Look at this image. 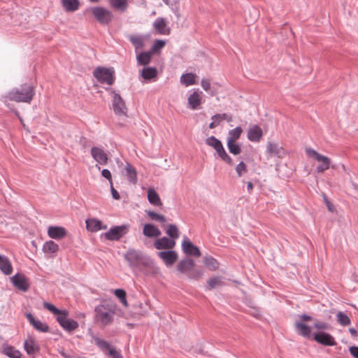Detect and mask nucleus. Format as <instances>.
<instances>
[{
  "label": "nucleus",
  "instance_id": "nucleus-22",
  "mask_svg": "<svg viewBox=\"0 0 358 358\" xmlns=\"http://www.w3.org/2000/svg\"><path fill=\"white\" fill-rule=\"evenodd\" d=\"M143 234L148 238H157L162 234L158 227L152 224H145L143 228Z\"/></svg>",
  "mask_w": 358,
  "mask_h": 358
},
{
  "label": "nucleus",
  "instance_id": "nucleus-11",
  "mask_svg": "<svg viewBox=\"0 0 358 358\" xmlns=\"http://www.w3.org/2000/svg\"><path fill=\"white\" fill-rule=\"evenodd\" d=\"M92 158L101 165H106L108 162V157L103 148L94 146L90 150Z\"/></svg>",
  "mask_w": 358,
  "mask_h": 358
},
{
  "label": "nucleus",
  "instance_id": "nucleus-42",
  "mask_svg": "<svg viewBox=\"0 0 358 358\" xmlns=\"http://www.w3.org/2000/svg\"><path fill=\"white\" fill-rule=\"evenodd\" d=\"M167 235L171 238V240L176 241L179 237V231L176 225L170 224L168 225L166 230Z\"/></svg>",
  "mask_w": 358,
  "mask_h": 358
},
{
  "label": "nucleus",
  "instance_id": "nucleus-41",
  "mask_svg": "<svg viewBox=\"0 0 358 358\" xmlns=\"http://www.w3.org/2000/svg\"><path fill=\"white\" fill-rule=\"evenodd\" d=\"M242 132L243 130L241 127H237L235 129L230 130L228 134L227 141L236 142V141L240 138Z\"/></svg>",
  "mask_w": 358,
  "mask_h": 358
},
{
  "label": "nucleus",
  "instance_id": "nucleus-5",
  "mask_svg": "<svg viewBox=\"0 0 358 358\" xmlns=\"http://www.w3.org/2000/svg\"><path fill=\"white\" fill-rule=\"evenodd\" d=\"M93 76L101 84L112 85L115 82V71L113 69L99 66L93 71Z\"/></svg>",
  "mask_w": 358,
  "mask_h": 358
},
{
  "label": "nucleus",
  "instance_id": "nucleus-32",
  "mask_svg": "<svg viewBox=\"0 0 358 358\" xmlns=\"http://www.w3.org/2000/svg\"><path fill=\"white\" fill-rule=\"evenodd\" d=\"M3 353L10 358H22V354L14 347L5 345L3 347Z\"/></svg>",
  "mask_w": 358,
  "mask_h": 358
},
{
  "label": "nucleus",
  "instance_id": "nucleus-35",
  "mask_svg": "<svg viewBox=\"0 0 358 358\" xmlns=\"http://www.w3.org/2000/svg\"><path fill=\"white\" fill-rule=\"evenodd\" d=\"M216 150L218 156L222 161L226 162L227 164L232 166L234 164L231 157L226 152L223 145H220Z\"/></svg>",
  "mask_w": 358,
  "mask_h": 358
},
{
  "label": "nucleus",
  "instance_id": "nucleus-53",
  "mask_svg": "<svg viewBox=\"0 0 358 358\" xmlns=\"http://www.w3.org/2000/svg\"><path fill=\"white\" fill-rule=\"evenodd\" d=\"M106 354L113 358H123L121 353L113 347L109 349Z\"/></svg>",
  "mask_w": 358,
  "mask_h": 358
},
{
  "label": "nucleus",
  "instance_id": "nucleus-24",
  "mask_svg": "<svg viewBox=\"0 0 358 358\" xmlns=\"http://www.w3.org/2000/svg\"><path fill=\"white\" fill-rule=\"evenodd\" d=\"M201 92L194 91L187 99V103L189 108L196 110L201 103Z\"/></svg>",
  "mask_w": 358,
  "mask_h": 358
},
{
  "label": "nucleus",
  "instance_id": "nucleus-50",
  "mask_svg": "<svg viewBox=\"0 0 358 358\" xmlns=\"http://www.w3.org/2000/svg\"><path fill=\"white\" fill-rule=\"evenodd\" d=\"M206 143L208 145L213 148L215 150H217L220 145H222L221 141L213 136L206 138Z\"/></svg>",
  "mask_w": 358,
  "mask_h": 358
},
{
  "label": "nucleus",
  "instance_id": "nucleus-38",
  "mask_svg": "<svg viewBox=\"0 0 358 358\" xmlns=\"http://www.w3.org/2000/svg\"><path fill=\"white\" fill-rule=\"evenodd\" d=\"M196 75L192 73L182 74L180 77V83L186 87L196 83Z\"/></svg>",
  "mask_w": 358,
  "mask_h": 358
},
{
  "label": "nucleus",
  "instance_id": "nucleus-34",
  "mask_svg": "<svg viewBox=\"0 0 358 358\" xmlns=\"http://www.w3.org/2000/svg\"><path fill=\"white\" fill-rule=\"evenodd\" d=\"M92 338L95 345H97L103 352L107 353L109 349H110L111 346L106 341L96 336H92Z\"/></svg>",
  "mask_w": 358,
  "mask_h": 358
},
{
  "label": "nucleus",
  "instance_id": "nucleus-39",
  "mask_svg": "<svg viewBox=\"0 0 358 358\" xmlns=\"http://www.w3.org/2000/svg\"><path fill=\"white\" fill-rule=\"evenodd\" d=\"M295 326L296 330L301 336H303V337L310 336L311 330L308 326L300 322H296Z\"/></svg>",
  "mask_w": 358,
  "mask_h": 358
},
{
  "label": "nucleus",
  "instance_id": "nucleus-49",
  "mask_svg": "<svg viewBox=\"0 0 358 358\" xmlns=\"http://www.w3.org/2000/svg\"><path fill=\"white\" fill-rule=\"evenodd\" d=\"M43 307L50 311L52 314L56 315L57 316L61 315L62 313H64L65 310H61L58 309L57 307H55L53 304L48 303V302H44L43 303Z\"/></svg>",
  "mask_w": 358,
  "mask_h": 358
},
{
  "label": "nucleus",
  "instance_id": "nucleus-23",
  "mask_svg": "<svg viewBox=\"0 0 358 358\" xmlns=\"http://www.w3.org/2000/svg\"><path fill=\"white\" fill-rule=\"evenodd\" d=\"M48 235L53 239H61L66 235V230L62 227L50 226L48 229Z\"/></svg>",
  "mask_w": 358,
  "mask_h": 358
},
{
  "label": "nucleus",
  "instance_id": "nucleus-51",
  "mask_svg": "<svg viewBox=\"0 0 358 358\" xmlns=\"http://www.w3.org/2000/svg\"><path fill=\"white\" fill-rule=\"evenodd\" d=\"M165 45H166V43L164 41L156 40L151 48L150 52H155L158 51L159 50L162 49V48H164L165 46Z\"/></svg>",
  "mask_w": 358,
  "mask_h": 358
},
{
  "label": "nucleus",
  "instance_id": "nucleus-57",
  "mask_svg": "<svg viewBox=\"0 0 358 358\" xmlns=\"http://www.w3.org/2000/svg\"><path fill=\"white\" fill-rule=\"evenodd\" d=\"M351 355L355 358H358V347L352 346L349 349Z\"/></svg>",
  "mask_w": 358,
  "mask_h": 358
},
{
  "label": "nucleus",
  "instance_id": "nucleus-59",
  "mask_svg": "<svg viewBox=\"0 0 358 358\" xmlns=\"http://www.w3.org/2000/svg\"><path fill=\"white\" fill-rule=\"evenodd\" d=\"M220 122V120H213L211 123H210L209 128L210 129L215 128L217 126H218Z\"/></svg>",
  "mask_w": 358,
  "mask_h": 358
},
{
  "label": "nucleus",
  "instance_id": "nucleus-15",
  "mask_svg": "<svg viewBox=\"0 0 358 358\" xmlns=\"http://www.w3.org/2000/svg\"><path fill=\"white\" fill-rule=\"evenodd\" d=\"M182 250L187 255L199 257L201 255L199 248L194 245L187 237H185L182 242Z\"/></svg>",
  "mask_w": 358,
  "mask_h": 358
},
{
  "label": "nucleus",
  "instance_id": "nucleus-55",
  "mask_svg": "<svg viewBox=\"0 0 358 358\" xmlns=\"http://www.w3.org/2000/svg\"><path fill=\"white\" fill-rule=\"evenodd\" d=\"M101 176L106 178L109 181L110 184L113 183L112 176L109 170L106 169H103L101 171Z\"/></svg>",
  "mask_w": 358,
  "mask_h": 358
},
{
  "label": "nucleus",
  "instance_id": "nucleus-31",
  "mask_svg": "<svg viewBox=\"0 0 358 358\" xmlns=\"http://www.w3.org/2000/svg\"><path fill=\"white\" fill-rule=\"evenodd\" d=\"M62 5L67 12H74L79 8L78 0H62Z\"/></svg>",
  "mask_w": 358,
  "mask_h": 358
},
{
  "label": "nucleus",
  "instance_id": "nucleus-16",
  "mask_svg": "<svg viewBox=\"0 0 358 358\" xmlns=\"http://www.w3.org/2000/svg\"><path fill=\"white\" fill-rule=\"evenodd\" d=\"M122 175H124L127 180L133 184L136 185L138 182V175L136 169L130 163L126 162L124 169L122 171Z\"/></svg>",
  "mask_w": 358,
  "mask_h": 358
},
{
  "label": "nucleus",
  "instance_id": "nucleus-10",
  "mask_svg": "<svg viewBox=\"0 0 358 358\" xmlns=\"http://www.w3.org/2000/svg\"><path fill=\"white\" fill-rule=\"evenodd\" d=\"M68 313L65 310L61 315L57 316V321L60 326L67 331H71L78 327V323L72 319L67 318Z\"/></svg>",
  "mask_w": 358,
  "mask_h": 358
},
{
  "label": "nucleus",
  "instance_id": "nucleus-47",
  "mask_svg": "<svg viewBox=\"0 0 358 358\" xmlns=\"http://www.w3.org/2000/svg\"><path fill=\"white\" fill-rule=\"evenodd\" d=\"M145 212L152 220L158 221L162 223H164L166 221V217L163 215L158 214L152 210H146Z\"/></svg>",
  "mask_w": 358,
  "mask_h": 358
},
{
  "label": "nucleus",
  "instance_id": "nucleus-9",
  "mask_svg": "<svg viewBox=\"0 0 358 358\" xmlns=\"http://www.w3.org/2000/svg\"><path fill=\"white\" fill-rule=\"evenodd\" d=\"M128 231L127 225L116 226L110 228L104 234V236L109 241H118Z\"/></svg>",
  "mask_w": 358,
  "mask_h": 358
},
{
  "label": "nucleus",
  "instance_id": "nucleus-64",
  "mask_svg": "<svg viewBox=\"0 0 358 358\" xmlns=\"http://www.w3.org/2000/svg\"><path fill=\"white\" fill-rule=\"evenodd\" d=\"M166 5L169 4V0H162Z\"/></svg>",
  "mask_w": 358,
  "mask_h": 358
},
{
  "label": "nucleus",
  "instance_id": "nucleus-54",
  "mask_svg": "<svg viewBox=\"0 0 358 358\" xmlns=\"http://www.w3.org/2000/svg\"><path fill=\"white\" fill-rule=\"evenodd\" d=\"M314 327L320 330H324L328 328V324L324 322L316 321L314 324Z\"/></svg>",
  "mask_w": 358,
  "mask_h": 358
},
{
  "label": "nucleus",
  "instance_id": "nucleus-27",
  "mask_svg": "<svg viewBox=\"0 0 358 358\" xmlns=\"http://www.w3.org/2000/svg\"><path fill=\"white\" fill-rule=\"evenodd\" d=\"M0 270L5 275H10L13 272V267L7 257L0 255Z\"/></svg>",
  "mask_w": 358,
  "mask_h": 358
},
{
  "label": "nucleus",
  "instance_id": "nucleus-46",
  "mask_svg": "<svg viewBox=\"0 0 358 358\" xmlns=\"http://www.w3.org/2000/svg\"><path fill=\"white\" fill-rule=\"evenodd\" d=\"M338 322L342 326H348L350 324V317L343 312H338L336 315Z\"/></svg>",
  "mask_w": 358,
  "mask_h": 358
},
{
  "label": "nucleus",
  "instance_id": "nucleus-60",
  "mask_svg": "<svg viewBox=\"0 0 358 358\" xmlns=\"http://www.w3.org/2000/svg\"><path fill=\"white\" fill-rule=\"evenodd\" d=\"M253 187L254 186L252 182L249 181L247 182V189L250 194L252 192Z\"/></svg>",
  "mask_w": 358,
  "mask_h": 358
},
{
  "label": "nucleus",
  "instance_id": "nucleus-43",
  "mask_svg": "<svg viewBox=\"0 0 358 358\" xmlns=\"http://www.w3.org/2000/svg\"><path fill=\"white\" fill-rule=\"evenodd\" d=\"M208 289H213L217 287L222 286L223 282L220 277H213L207 280Z\"/></svg>",
  "mask_w": 358,
  "mask_h": 358
},
{
  "label": "nucleus",
  "instance_id": "nucleus-7",
  "mask_svg": "<svg viewBox=\"0 0 358 358\" xmlns=\"http://www.w3.org/2000/svg\"><path fill=\"white\" fill-rule=\"evenodd\" d=\"M107 90L110 92L112 96V106L114 113L117 115H127V107L125 104L124 99L117 93L114 90L111 88H107Z\"/></svg>",
  "mask_w": 358,
  "mask_h": 358
},
{
  "label": "nucleus",
  "instance_id": "nucleus-6",
  "mask_svg": "<svg viewBox=\"0 0 358 358\" xmlns=\"http://www.w3.org/2000/svg\"><path fill=\"white\" fill-rule=\"evenodd\" d=\"M306 153L309 157L314 158L318 162H320L316 168L317 173H323L330 168L331 159L328 157L320 154L311 148H307Z\"/></svg>",
  "mask_w": 358,
  "mask_h": 358
},
{
  "label": "nucleus",
  "instance_id": "nucleus-61",
  "mask_svg": "<svg viewBox=\"0 0 358 358\" xmlns=\"http://www.w3.org/2000/svg\"><path fill=\"white\" fill-rule=\"evenodd\" d=\"M301 317L303 321H309L312 319V317L310 315L306 314L301 315Z\"/></svg>",
  "mask_w": 358,
  "mask_h": 358
},
{
  "label": "nucleus",
  "instance_id": "nucleus-21",
  "mask_svg": "<svg viewBox=\"0 0 358 358\" xmlns=\"http://www.w3.org/2000/svg\"><path fill=\"white\" fill-rule=\"evenodd\" d=\"M26 317L36 330L41 332H48L49 331L48 325L39 320H36L31 313L26 314Z\"/></svg>",
  "mask_w": 358,
  "mask_h": 358
},
{
  "label": "nucleus",
  "instance_id": "nucleus-3",
  "mask_svg": "<svg viewBox=\"0 0 358 358\" xmlns=\"http://www.w3.org/2000/svg\"><path fill=\"white\" fill-rule=\"evenodd\" d=\"M194 267V261L191 258H185L178 262L177 270L182 274H186L189 280H199L203 275V271Z\"/></svg>",
  "mask_w": 358,
  "mask_h": 358
},
{
  "label": "nucleus",
  "instance_id": "nucleus-29",
  "mask_svg": "<svg viewBox=\"0 0 358 358\" xmlns=\"http://www.w3.org/2000/svg\"><path fill=\"white\" fill-rule=\"evenodd\" d=\"M24 350L29 355H34L39 351V346L36 343L34 339L29 338L24 341Z\"/></svg>",
  "mask_w": 358,
  "mask_h": 358
},
{
  "label": "nucleus",
  "instance_id": "nucleus-40",
  "mask_svg": "<svg viewBox=\"0 0 358 358\" xmlns=\"http://www.w3.org/2000/svg\"><path fill=\"white\" fill-rule=\"evenodd\" d=\"M157 71L156 68H154V67L144 68L141 72V76L145 80H150L152 78H154L157 77Z\"/></svg>",
  "mask_w": 358,
  "mask_h": 358
},
{
  "label": "nucleus",
  "instance_id": "nucleus-4",
  "mask_svg": "<svg viewBox=\"0 0 358 358\" xmlns=\"http://www.w3.org/2000/svg\"><path fill=\"white\" fill-rule=\"evenodd\" d=\"M95 319L103 326H108L113 322L115 309L109 305H99L95 308Z\"/></svg>",
  "mask_w": 358,
  "mask_h": 358
},
{
  "label": "nucleus",
  "instance_id": "nucleus-17",
  "mask_svg": "<svg viewBox=\"0 0 358 358\" xmlns=\"http://www.w3.org/2000/svg\"><path fill=\"white\" fill-rule=\"evenodd\" d=\"M314 340L318 343L327 346H334L336 345L334 338L329 334L323 331L315 334Z\"/></svg>",
  "mask_w": 358,
  "mask_h": 358
},
{
  "label": "nucleus",
  "instance_id": "nucleus-12",
  "mask_svg": "<svg viewBox=\"0 0 358 358\" xmlns=\"http://www.w3.org/2000/svg\"><path fill=\"white\" fill-rule=\"evenodd\" d=\"M10 280L13 285L20 291L27 292L29 288V282L24 274L16 273Z\"/></svg>",
  "mask_w": 358,
  "mask_h": 358
},
{
  "label": "nucleus",
  "instance_id": "nucleus-26",
  "mask_svg": "<svg viewBox=\"0 0 358 358\" xmlns=\"http://www.w3.org/2000/svg\"><path fill=\"white\" fill-rule=\"evenodd\" d=\"M262 130L257 125L250 128L248 131V138L250 141L258 142L262 136Z\"/></svg>",
  "mask_w": 358,
  "mask_h": 358
},
{
  "label": "nucleus",
  "instance_id": "nucleus-14",
  "mask_svg": "<svg viewBox=\"0 0 358 358\" xmlns=\"http://www.w3.org/2000/svg\"><path fill=\"white\" fill-rule=\"evenodd\" d=\"M266 153L270 156H275L278 158H283L286 155L285 150L278 143L268 142L266 144Z\"/></svg>",
  "mask_w": 358,
  "mask_h": 358
},
{
  "label": "nucleus",
  "instance_id": "nucleus-25",
  "mask_svg": "<svg viewBox=\"0 0 358 358\" xmlns=\"http://www.w3.org/2000/svg\"><path fill=\"white\" fill-rule=\"evenodd\" d=\"M153 27L159 34L168 35L170 33L169 28H167L165 19L158 17L153 23Z\"/></svg>",
  "mask_w": 358,
  "mask_h": 358
},
{
  "label": "nucleus",
  "instance_id": "nucleus-48",
  "mask_svg": "<svg viewBox=\"0 0 358 358\" xmlns=\"http://www.w3.org/2000/svg\"><path fill=\"white\" fill-rule=\"evenodd\" d=\"M236 172L238 177H242L248 172V166L246 164L241 161L235 167Z\"/></svg>",
  "mask_w": 358,
  "mask_h": 358
},
{
  "label": "nucleus",
  "instance_id": "nucleus-37",
  "mask_svg": "<svg viewBox=\"0 0 358 358\" xmlns=\"http://www.w3.org/2000/svg\"><path fill=\"white\" fill-rule=\"evenodd\" d=\"M59 250V245L52 241H46L43 245V251L45 253H55Z\"/></svg>",
  "mask_w": 358,
  "mask_h": 358
},
{
  "label": "nucleus",
  "instance_id": "nucleus-63",
  "mask_svg": "<svg viewBox=\"0 0 358 358\" xmlns=\"http://www.w3.org/2000/svg\"><path fill=\"white\" fill-rule=\"evenodd\" d=\"M327 208H328V210L331 212H333L334 211V208H333V205L328 201H327Z\"/></svg>",
  "mask_w": 358,
  "mask_h": 358
},
{
  "label": "nucleus",
  "instance_id": "nucleus-62",
  "mask_svg": "<svg viewBox=\"0 0 358 358\" xmlns=\"http://www.w3.org/2000/svg\"><path fill=\"white\" fill-rule=\"evenodd\" d=\"M349 331L350 333V334L352 336H357V331L354 328H350L349 329Z\"/></svg>",
  "mask_w": 358,
  "mask_h": 358
},
{
  "label": "nucleus",
  "instance_id": "nucleus-13",
  "mask_svg": "<svg viewBox=\"0 0 358 358\" xmlns=\"http://www.w3.org/2000/svg\"><path fill=\"white\" fill-rule=\"evenodd\" d=\"M157 256L164 262L166 266H173L178 258V253L175 250H172V249L159 252Z\"/></svg>",
  "mask_w": 358,
  "mask_h": 358
},
{
  "label": "nucleus",
  "instance_id": "nucleus-28",
  "mask_svg": "<svg viewBox=\"0 0 358 358\" xmlns=\"http://www.w3.org/2000/svg\"><path fill=\"white\" fill-rule=\"evenodd\" d=\"M152 58V52H142L136 54V60L138 65L146 66L150 64Z\"/></svg>",
  "mask_w": 358,
  "mask_h": 358
},
{
  "label": "nucleus",
  "instance_id": "nucleus-1",
  "mask_svg": "<svg viewBox=\"0 0 358 358\" xmlns=\"http://www.w3.org/2000/svg\"><path fill=\"white\" fill-rule=\"evenodd\" d=\"M124 258L131 267L143 272L145 275L159 273V269L155 262L141 250L129 249L124 253Z\"/></svg>",
  "mask_w": 358,
  "mask_h": 358
},
{
  "label": "nucleus",
  "instance_id": "nucleus-45",
  "mask_svg": "<svg viewBox=\"0 0 358 358\" xmlns=\"http://www.w3.org/2000/svg\"><path fill=\"white\" fill-rule=\"evenodd\" d=\"M114 294L117 298L120 299L124 307H128V303L126 299V292L122 289H117L114 291Z\"/></svg>",
  "mask_w": 358,
  "mask_h": 358
},
{
  "label": "nucleus",
  "instance_id": "nucleus-52",
  "mask_svg": "<svg viewBox=\"0 0 358 358\" xmlns=\"http://www.w3.org/2000/svg\"><path fill=\"white\" fill-rule=\"evenodd\" d=\"M212 120H220V121L222 120H226L228 122H230V121H231V117L227 115L226 113L216 114V115H214L212 116Z\"/></svg>",
  "mask_w": 358,
  "mask_h": 358
},
{
  "label": "nucleus",
  "instance_id": "nucleus-36",
  "mask_svg": "<svg viewBox=\"0 0 358 358\" xmlns=\"http://www.w3.org/2000/svg\"><path fill=\"white\" fill-rule=\"evenodd\" d=\"M203 264L210 271H215L219 267L218 262L211 256L205 257Z\"/></svg>",
  "mask_w": 358,
  "mask_h": 358
},
{
  "label": "nucleus",
  "instance_id": "nucleus-20",
  "mask_svg": "<svg viewBox=\"0 0 358 358\" xmlns=\"http://www.w3.org/2000/svg\"><path fill=\"white\" fill-rule=\"evenodd\" d=\"M87 230L91 232H96L101 229H106L107 226L96 218H89L85 220Z\"/></svg>",
  "mask_w": 358,
  "mask_h": 358
},
{
  "label": "nucleus",
  "instance_id": "nucleus-58",
  "mask_svg": "<svg viewBox=\"0 0 358 358\" xmlns=\"http://www.w3.org/2000/svg\"><path fill=\"white\" fill-rule=\"evenodd\" d=\"M110 190L113 199L116 200L120 199V194L113 187V183L110 184Z\"/></svg>",
  "mask_w": 358,
  "mask_h": 358
},
{
  "label": "nucleus",
  "instance_id": "nucleus-56",
  "mask_svg": "<svg viewBox=\"0 0 358 358\" xmlns=\"http://www.w3.org/2000/svg\"><path fill=\"white\" fill-rule=\"evenodd\" d=\"M201 85L205 91H208L210 88V82L208 79H202Z\"/></svg>",
  "mask_w": 358,
  "mask_h": 358
},
{
  "label": "nucleus",
  "instance_id": "nucleus-19",
  "mask_svg": "<svg viewBox=\"0 0 358 358\" xmlns=\"http://www.w3.org/2000/svg\"><path fill=\"white\" fill-rule=\"evenodd\" d=\"M128 38L134 45L135 52L137 54L140 50L145 48L148 36L144 35H130Z\"/></svg>",
  "mask_w": 358,
  "mask_h": 358
},
{
  "label": "nucleus",
  "instance_id": "nucleus-44",
  "mask_svg": "<svg viewBox=\"0 0 358 358\" xmlns=\"http://www.w3.org/2000/svg\"><path fill=\"white\" fill-rule=\"evenodd\" d=\"M227 148L229 152L234 155H238L241 152V145L234 141H227Z\"/></svg>",
  "mask_w": 358,
  "mask_h": 358
},
{
  "label": "nucleus",
  "instance_id": "nucleus-30",
  "mask_svg": "<svg viewBox=\"0 0 358 358\" xmlns=\"http://www.w3.org/2000/svg\"><path fill=\"white\" fill-rule=\"evenodd\" d=\"M148 201L151 204H152L155 206H162V203L161 201L160 197L154 189H152V188L148 189Z\"/></svg>",
  "mask_w": 358,
  "mask_h": 358
},
{
  "label": "nucleus",
  "instance_id": "nucleus-33",
  "mask_svg": "<svg viewBox=\"0 0 358 358\" xmlns=\"http://www.w3.org/2000/svg\"><path fill=\"white\" fill-rule=\"evenodd\" d=\"M111 7L120 11L124 12L128 7V0H109Z\"/></svg>",
  "mask_w": 358,
  "mask_h": 358
},
{
  "label": "nucleus",
  "instance_id": "nucleus-8",
  "mask_svg": "<svg viewBox=\"0 0 358 358\" xmlns=\"http://www.w3.org/2000/svg\"><path fill=\"white\" fill-rule=\"evenodd\" d=\"M94 18L102 24H109L113 19L112 13L105 8L96 6L90 8Z\"/></svg>",
  "mask_w": 358,
  "mask_h": 358
},
{
  "label": "nucleus",
  "instance_id": "nucleus-18",
  "mask_svg": "<svg viewBox=\"0 0 358 358\" xmlns=\"http://www.w3.org/2000/svg\"><path fill=\"white\" fill-rule=\"evenodd\" d=\"M176 241L164 236L155 241L154 247L157 250H171L176 246Z\"/></svg>",
  "mask_w": 358,
  "mask_h": 358
},
{
  "label": "nucleus",
  "instance_id": "nucleus-2",
  "mask_svg": "<svg viewBox=\"0 0 358 358\" xmlns=\"http://www.w3.org/2000/svg\"><path fill=\"white\" fill-rule=\"evenodd\" d=\"M35 95V88L33 85L24 83L18 87L9 91L2 96L4 103L8 101L30 103Z\"/></svg>",
  "mask_w": 358,
  "mask_h": 358
}]
</instances>
